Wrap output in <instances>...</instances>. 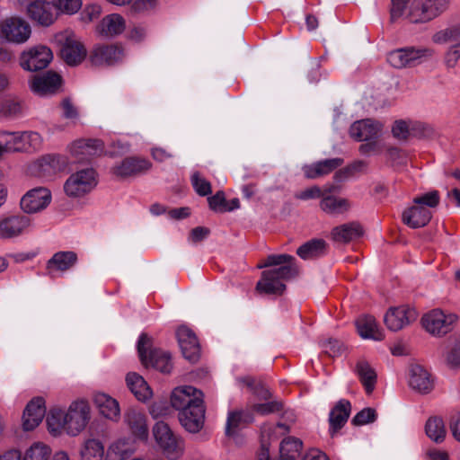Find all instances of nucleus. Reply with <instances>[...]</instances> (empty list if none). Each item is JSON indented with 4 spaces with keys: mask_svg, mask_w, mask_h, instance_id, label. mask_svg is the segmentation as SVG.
<instances>
[{
    "mask_svg": "<svg viewBox=\"0 0 460 460\" xmlns=\"http://www.w3.org/2000/svg\"><path fill=\"white\" fill-rule=\"evenodd\" d=\"M172 406L179 411L181 425L190 433L199 432L205 423L204 394L193 386L175 388L171 395Z\"/></svg>",
    "mask_w": 460,
    "mask_h": 460,
    "instance_id": "f257e3e1",
    "label": "nucleus"
},
{
    "mask_svg": "<svg viewBox=\"0 0 460 460\" xmlns=\"http://www.w3.org/2000/svg\"><path fill=\"white\" fill-rule=\"evenodd\" d=\"M295 258L288 254H271L259 264V269L272 268L261 272V279L256 285L261 294L282 295L286 290L283 283L298 275V269L294 263Z\"/></svg>",
    "mask_w": 460,
    "mask_h": 460,
    "instance_id": "f03ea898",
    "label": "nucleus"
},
{
    "mask_svg": "<svg viewBox=\"0 0 460 460\" xmlns=\"http://www.w3.org/2000/svg\"><path fill=\"white\" fill-rule=\"evenodd\" d=\"M411 2L407 19L411 22H426L445 12L450 0H392L390 20L394 22L404 13L405 8Z\"/></svg>",
    "mask_w": 460,
    "mask_h": 460,
    "instance_id": "7ed1b4c3",
    "label": "nucleus"
},
{
    "mask_svg": "<svg viewBox=\"0 0 460 460\" xmlns=\"http://www.w3.org/2000/svg\"><path fill=\"white\" fill-rule=\"evenodd\" d=\"M153 341L146 333H142L137 342L140 360L146 367H152L162 373L169 374L172 368L170 355L152 349Z\"/></svg>",
    "mask_w": 460,
    "mask_h": 460,
    "instance_id": "20e7f679",
    "label": "nucleus"
},
{
    "mask_svg": "<svg viewBox=\"0 0 460 460\" xmlns=\"http://www.w3.org/2000/svg\"><path fill=\"white\" fill-rule=\"evenodd\" d=\"M40 135L33 131H0V143L5 144L7 153L37 151L41 146Z\"/></svg>",
    "mask_w": 460,
    "mask_h": 460,
    "instance_id": "39448f33",
    "label": "nucleus"
},
{
    "mask_svg": "<svg viewBox=\"0 0 460 460\" xmlns=\"http://www.w3.org/2000/svg\"><path fill=\"white\" fill-rule=\"evenodd\" d=\"M458 320L455 314H446L434 309L424 314L421 323L425 330L433 336L442 337L450 332Z\"/></svg>",
    "mask_w": 460,
    "mask_h": 460,
    "instance_id": "423d86ee",
    "label": "nucleus"
},
{
    "mask_svg": "<svg viewBox=\"0 0 460 460\" xmlns=\"http://www.w3.org/2000/svg\"><path fill=\"white\" fill-rule=\"evenodd\" d=\"M65 429L69 435L76 436L90 420V407L84 399L73 402L66 413H64Z\"/></svg>",
    "mask_w": 460,
    "mask_h": 460,
    "instance_id": "0eeeda50",
    "label": "nucleus"
},
{
    "mask_svg": "<svg viewBox=\"0 0 460 460\" xmlns=\"http://www.w3.org/2000/svg\"><path fill=\"white\" fill-rule=\"evenodd\" d=\"M153 433L164 455L170 460H176L183 453V447L172 433L167 423L158 421L153 428Z\"/></svg>",
    "mask_w": 460,
    "mask_h": 460,
    "instance_id": "6e6552de",
    "label": "nucleus"
},
{
    "mask_svg": "<svg viewBox=\"0 0 460 460\" xmlns=\"http://www.w3.org/2000/svg\"><path fill=\"white\" fill-rule=\"evenodd\" d=\"M433 53L431 49L409 47L390 52L387 59L394 67L403 68L420 64L422 58H430Z\"/></svg>",
    "mask_w": 460,
    "mask_h": 460,
    "instance_id": "1a4fd4ad",
    "label": "nucleus"
},
{
    "mask_svg": "<svg viewBox=\"0 0 460 460\" xmlns=\"http://www.w3.org/2000/svg\"><path fill=\"white\" fill-rule=\"evenodd\" d=\"M53 58L49 48L39 45L23 51L20 57V66L27 71L36 72L48 66Z\"/></svg>",
    "mask_w": 460,
    "mask_h": 460,
    "instance_id": "9d476101",
    "label": "nucleus"
},
{
    "mask_svg": "<svg viewBox=\"0 0 460 460\" xmlns=\"http://www.w3.org/2000/svg\"><path fill=\"white\" fill-rule=\"evenodd\" d=\"M95 185V172L92 168L81 170L72 174L66 181L64 189L70 197H80Z\"/></svg>",
    "mask_w": 460,
    "mask_h": 460,
    "instance_id": "9b49d317",
    "label": "nucleus"
},
{
    "mask_svg": "<svg viewBox=\"0 0 460 460\" xmlns=\"http://www.w3.org/2000/svg\"><path fill=\"white\" fill-rule=\"evenodd\" d=\"M27 15L38 25L49 27L55 22L58 13L55 10L53 3L32 0L27 5Z\"/></svg>",
    "mask_w": 460,
    "mask_h": 460,
    "instance_id": "f8f14e48",
    "label": "nucleus"
},
{
    "mask_svg": "<svg viewBox=\"0 0 460 460\" xmlns=\"http://www.w3.org/2000/svg\"><path fill=\"white\" fill-rule=\"evenodd\" d=\"M176 337L183 357L195 363L200 357V345L195 332L187 326H180Z\"/></svg>",
    "mask_w": 460,
    "mask_h": 460,
    "instance_id": "ddd939ff",
    "label": "nucleus"
},
{
    "mask_svg": "<svg viewBox=\"0 0 460 460\" xmlns=\"http://www.w3.org/2000/svg\"><path fill=\"white\" fill-rule=\"evenodd\" d=\"M124 58V51L117 45H100L93 48L89 56L93 66H113L121 61Z\"/></svg>",
    "mask_w": 460,
    "mask_h": 460,
    "instance_id": "4468645a",
    "label": "nucleus"
},
{
    "mask_svg": "<svg viewBox=\"0 0 460 460\" xmlns=\"http://www.w3.org/2000/svg\"><path fill=\"white\" fill-rule=\"evenodd\" d=\"M31 27L20 18L6 19L1 25V35L8 41L23 43L31 36Z\"/></svg>",
    "mask_w": 460,
    "mask_h": 460,
    "instance_id": "2eb2a0df",
    "label": "nucleus"
},
{
    "mask_svg": "<svg viewBox=\"0 0 460 460\" xmlns=\"http://www.w3.org/2000/svg\"><path fill=\"white\" fill-rule=\"evenodd\" d=\"M51 200L50 191L43 187L29 190L21 199V208L25 213H36L44 209Z\"/></svg>",
    "mask_w": 460,
    "mask_h": 460,
    "instance_id": "dca6fc26",
    "label": "nucleus"
},
{
    "mask_svg": "<svg viewBox=\"0 0 460 460\" xmlns=\"http://www.w3.org/2000/svg\"><path fill=\"white\" fill-rule=\"evenodd\" d=\"M62 85V77L54 71H48L42 75H35L31 83V90L41 96L55 94Z\"/></svg>",
    "mask_w": 460,
    "mask_h": 460,
    "instance_id": "f3484780",
    "label": "nucleus"
},
{
    "mask_svg": "<svg viewBox=\"0 0 460 460\" xmlns=\"http://www.w3.org/2000/svg\"><path fill=\"white\" fill-rule=\"evenodd\" d=\"M101 139H78L71 146V154L78 162H86L103 152Z\"/></svg>",
    "mask_w": 460,
    "mask_h": 460,
    "instance_id": "a211bd4d",
    "label": "nucleus"
},
{
    "mask_svg": "<svg viewBox=\"0 0 460 460\" xmlns=\"http://www.w3.org/2000/svg\"><path fill=\"white\" fill-rule=\"evenodd\" d=\"M417 314L405 306L390 308L385 315V323L393 332H397L415 321Z\"/></svg>",
    "mask_w": 460,
    "mask_h": 460,
    "instance_id": "6ab92c4d",
    "label": "nucleus"
},
{
    "mask_svg": "<svg viewBox=\"0 0 460 460\" xmlns=\"http://www.w3.org/2000/svg\"><path fill=\"white\" fill-rule=\"evenodd\" d=\"M46 413L45 400L33 398L26 406L22 415V427L26 431L34 429L42 421Z\"/></svg>",
    "mask_w": 460,
    "mask_h": 460,
    "instance_id": "aec40b11",
    "label": "nucleus"
},
{
    "mask_svg": "<svg viewBox=\"0 0 460 460\" xmlns=\"http://www.w3.org/2000/svg\"><path fill=\"white\" fill-rule=\"evenodd\" d=\"M381 132V124L371 119L354 122L349 128V135L358 141L376 139Z\"/></svg>",
    "mask_w": 460,
    "mask_h": 460,
    "instance_id": "412c9836",
    "label": "nucleus"
},
{
    "mask_svg": "<svg viewBox=\"0 0 460 460\" xmlns=\"http://www.w3.org/2000/svg\"><path fill=\"white\" fill-rule=\"evenodd\" d=\"M60 55L67 65L77 66L85 58L86 49L80 41L66 38L60 49Z\"/></svg>",
    "mask_w": 460,
    "mask_h": 460,
    "instance_id": "4be33fe9",
    "label": "nucleus"
},
{
    "mask_svg": "<svg viewBox=\"0 0 460 460\" xmlns=\"http://www.w3.org/2000/svg\"><path fill=\"white\" fill-rule=\"evenodd\" d=\"M30 224V218L23 215L11 216L0 220V237L12 238L19 235Z\"/></svg>",
    "mask_w": 460,
    "mask_h": 460,
    "instance_id": "5701e85b",
    "label": "nucleus"
},
{
    "mask_svg": "<svg viewBox=\"0 0 460 460\" xmlns=\"http://www.w3.org/2000/svg\"><path fill=\"white\" fill-rule=\"evenodd\" d=\"M151 168V163L145 159L129 157L122 161L120 165L112 169L113 173L118 177H129L144 172Z\"/></svg>",
    "mask_w": 460,
    "mask_h": 460,
    "instance_id": "b1692460",
    "label": "nucleus"
},
{
    "mask_svg": "<svg viewBox=\"0 0 460 460\" xmlns=\"http://www.w3.org/2000/svg\"><path fill=\"white\" fill-rule=\"evenodd\" d=\"M431 212L423 206L414 204L402 213V221L411 228L425 226L431 219Z\"/></svg>",
    "mask_w": 460,
    "mask_h": 460,
    "instance_id": "393cba45",
    "label": "nucleus"
},
{
    "mask_svg": "<svg viewBox=\"0 0 460 460\" xmlns=\"http://www.w3.org/2000/svg\"><path fill=\"white\" fill-rule=\"evenodd\" d=\"M125 28V19L119 13H111L102 19L97 31L102 36L112 38L122 33Z\"/></svg>",
    "mask_w": 460,
    "mask_h": 460,
    "instance_id": "a878e982",
    "label": "nucleus"
},
{
    "mask_svg": "<svg viewBox=\"0 0 460 460\" xmlns=\"http://www.w3.org/2000/svg\"><path fill=\"white\" fill-rule=\"evenodd\" d=\"M58 169V160L54 155H46L31 164L27 173L33 177H49Z\"/></svg>",
    "mask_w": 460,
    "mask_h": 460,
    "instance_id": "bb28decb",
    "label": "nucleus"
},
{
    "mask_svg": "<svg viewBox=\"0 0 460 460\" xmlns=\"http://www.w3.org/2000/svg\"><path fill=\"white\" fill-rule=\"evenodd\" d=\"M410 386L420 394H428L433 389V382L429 373L420 365L411 368Z\"/></svg>",
    "mask_w": 460,
    "mask_h": 460,
    "instance_id": "cd10ccee",
    "label": "nucleus"
},
{
    "mask_svg": "<svg viewBox=\"0 0 460 460\" xmlns=\"http://www.w3.org/2000/svg\"><path fill=\"white\" fill-rule=\"evenodd\" d=\"M93 402L104 417L112 420H118L120 409L117 400L106 394L97 393L93 396Z\"/></svg>",
    "mask_w": 460,
    "mask_h": 460,
    "instance_id": "c85d7f7f",
    "label": "nucleus"
},
{
    "mask_svg": "<svg viewBox=\"0 0 460 460\" xmlns=\"http://www.w3.org/2000/svg\"><path fill=\"white\" fill-rule=\"evenodd\" d=\"M364 234L361 225L358 222H350L334 227L332 230V238L337 243H347L355 238Z\"/></svg>",
    "mask_w": 460,
    "mask_h": 460,
    "instance_id": "c756f323",
    "label": "nucleus"
},
{
    "mask_svg": "<svg viewBox=\"0 0 460 460\" xmlns=\"http://www.w3.org/2000/svg\"><path fill=\"white\" fill-rule=\"evenodd\" d=\"M351 410V404L348 400H341L332 409L330 412L329 422L332 428V433L334 434L340 430L347 422Z\"/></svg>",
    "mask_w": 460,
    "mask_h": 460,
    "instance_id": "7c9ffc66",
    "label": "nucleus"
},
{
    "mask_svg": "<svg viewBox=\"0 0 460 460\" xmlns=\"http://www.w3.org/2000/svg\"><path fill=\"white\" fill-rule=\"evenodd\" d=\"M125 420L132 433L140 439H146L148 429L144 413L135 409H128L125 413Z\"/></svg>",
    "mask_w": 460,
    "mask_h": 460,
    "instance_id": "2f4dec72",
    "label": "nucleus"
},
{
    "mask_svg": "<svg viewBox=\"0 0 460 460\" xmlns=\"http://www.w3.org/2000/svg\"><path fill=\"white\" fill-rule=\"evenodd\" d=\"M343 164L341 158L326 159L305 168V175L308 179H315L326 175Z\"/></svg>",
    "mask_w": 460,
    "mask_h": 460,
    "instance_id": "473e14b6",
    "label": "nucleus"
},
{
    "mask_svg": "<svg viewBox=\"0 0 460 460\" xmlns=\"http://www.w3.org/2000/svg\"><path fill=\"white\" fill-rule=\"evenodd\" d=\"M357 329L363 339H372L382 341L384 335L378 329L376 319L371 315H365L358 318L356 322Z\"/></svg>",
    "mask_w": 460,
    "mask_h": 460,
    "instance_id": "72a5a7b5",
    "label": "nucleus"
},
{
    "mask_svg": "<svg viewBox=\"0 0 460 460\" xmlns=\"http://www.w3.org/2000/svg\"><path fill=\"white\" fill-rule=\"evenodd\" d=\"M128 387L139 401H146L152 396V391L145 379L137 373H128L126 376Z\"/></svg>",
    "mask_w": 460,
    "mask_h": 460,
    "instance_id": "f704fd0d",
    "label": "nucleus"
},
{
    "mask_svg": "<svg viewBox=\"0 0 460 460\" xmlns=\"http://www.w3.org/2000/svg\"><path fill=\"white\" fill-rule=\"evenodd\" d=\"M355 371L358 374L360 382L367 394H370L376 384V373L375 369L365 360H360L357 363Z\"/></svg>",
    "mask_w": 460,
    "mask_h": 460,
    "instance_id": "c9c22d12",
    "label": "nucleus"
},
{
    "mask_svg": "<svg viewBox=\"0 0 460 460\" xmlns=\"http://www.w3.org/2000/svg\"><path fill=\"white\" fill-rule=\"evenodd\" d=\"M77 261V255L74 252H58L48 261V269L65 271L72 268Z\"/></svg>",
    "mask_w": 460,
    "mask_h": 460,
    "instance_id": "e433bc0d",
    "label": "nucleus"
},
{
    "mask_svg": "<svg viewBox=\"0 0 460 460\" xmlns=\"http://www.w3.org/2000/svg\"><path fill=\"white\" fill-rule=\"evenodd\" d=\"M326 243L323 239H313L303 245L297 251V255L303 260H312L324 253Z\"/></svg>",
    "mask_w": 460,
    "mask_h": 460,
    "instance_id": "4c0bfd02",
    "label": "nucleus"
},
{
    "mask_svg": "<svg viewBox=\"0 0 460 460\" xmlns=\"http://www.w3.org/2000/svg\"><path fill=\"white\" fill-rule=\"evenodd\" d=\"M427 436L435 443L439 444L445 440L447 430L444 421L439 417H430L425 425Z\"/></svg>",
    "mask_w": 460,
    "mask_h": 460,
    "instance_id": "58836bf2",
    "label": "nucleus"
},
{
    "mask_svg": "<svg viewBox=\"0 0 460 460\" xmlns=\"http://www.w3.org/2000/svg\"><path fill=\"white\" fill-rule=\"evenodd\" d=\"M321 208L328 214H340L347 211L349 204L345 199H337L333 196L323 198L320 202Z\"/></svg>",
    "mask_w": 460,
    "mask_h": 460,
    "instance_id": "ea45409f",
    "label": "nucleus"
},
{
    "mask_svg": "<svg viewBox=\"0 0 460 460\" xmlns=\"http://www.w3.org/2000/svg\"><path fill=\"white\" fill-rule=\"evenodd\" d=\"M303 442L296 438L288 437L282 440L279 447V456L295 460L300 454Z\"/></svg>",
    "mask_w": 460,
    "mask_h": 460,
    "instance_id": "a19ab883",
    "label": "nucleus"
},
{
    "mask_svg": "<svg viewBox=\"0 0 460 460\" xmlns=\"http://www.w3.org/2000/svg\"><path fill=\"white\" fill-rule=\"evenodd\" d=\"M80 454L82 460H102L104 454L103 446L96 439H89Z\"/></svg>",
    "mask_w": 460,
    "mask_h": 460,
    "instance_id": "79ce46f5",
    "label": "nucleus"
},
{
    "mask_svg": "<svg viewBox=\"0 0 460 460\" xmlns=\"http://www.w3.org/2000/svg\"><path fill=\"white\" fill-rule=\"evenodd\" d=\"M64 411L58 408H52L47 415V425L50 433L58 435L65 429Z\"/></svg>",
    "mask_w": 460,
    "mask_h": 460,
    "instance_id": "37998d69",
    "label": "nucleus"
},
{
    "mask_svg": "<svg viewBox=\"0 0 460 460\" xmlns=\"http://www.w3.org/2000/svg\"><path fill=\"white\" fill-rule=\"evenodd\" d=\"M51 455V449L45 444L34 443L27 449L23 460H49Z\"/></svg>",
    "mask_w": 460,
    "mask_h": 460,
    "instance_id": "c03bdc74",
    "label": "nucleus"
},
{
    "mask_svg": "<svg viewBox=\"0 0 460 460\" xmlns=\"http://www.w3.org/2000/svg\"><path fill=\"white\" fill-rule=\"evenodd\" d=\"M432 40L438 44H445L460 40V25H454L436 32Z\"/></svg>",
    "mask_w": 460,
    "mask_h": 460,
    "instance_id": "a18cd8bd",
    "label": "nucleus"
},
{
    "mask_svg": "<svg viewBox=\"0 0 460 460\" xmlns=\"http://www.w3.org/2000/svg\"><path fill=\"white\" fill-rule=\"evenodd\" d=\"M54 8L58 13L72 14L76 13L82 6L81 0H54Z\"/></svg>",
    "mask_w": 460,
    "mask_h": 460,
    "instance_id": "49530a36",
    "label": "nucleus"
},
{
    "mask_svg": "<svg viewBox=\"0 0 460 460\" xmlns=\"http://www.w3.org/2000/svg\"><path fill=\"white\" fill-rule=\"evenodd\" d=\"M243 422V411H231L228 414L226 435L227 437H234L236 435L237 429Z\"/></svg>",
    "mask_w": 460,
    "mask_h": 460,
    "instance_id": "de8ad7c7",
    "label": "nucleus"
},
{
    "mask_svg": "<svg viewBox=\"0 0 460 460\" xmlns=\"http://www.w3.org/2000/svg\"><path fill=\"white\" fill-rule=\"evenodd\" d=\"M191 182L195 190L200 196H207L212 192L210 182L202 178L198 172L192 174Z\"/></svg>",
    "mask_w": 460,
    "mask_h": 460,
    "instance_id": "09e8293b",
    "label": "nucleus"
},
{
    "mask_svg": "<svg viewBox=\"0 0 460 460\" xmlns=\"http://www.w3.org/2000/svg\"><path fill=\"white\" fill-rule=\"evenodd\" d=\"M376 419V410L373 408H365L356 414V416L352 419V423L356 426H360L374 422Z\"/></svg>",
    "mask_w": 460,
    "mask_h": 460,
    "instance_id": "8fccbe9b",
    "label": "nucleus"
},
{
    "mask_svg": "<svg viewBox=\"0 0 460 460\" xmlns=\"http://www.w3.org/2000/svg\"><path fill=\"white\" fill-rule=\"evenodd\" d=\"M129 454L124 443H115L109 448L107 457L110 460H127Z\"/></svg>",
    "mask_w": 460,
    "mask_h": 460,
    "instance_id": "3c124183",
    "label": "nucleus"
},
{
    "mask_svg": "<svg viewBox=\"0 0 460 460\" xmlns=\"http://www.w3.org/2000/svg\"><path fill=\"white\" fill-rule=\"evenodd\" d=\"M282 407L283 405L280 402L272 401L265 403L253 404L252 409L253 411L261 415H266L273 412H278L282 410Z\"/></svg>",
    "mask_w": 460,
    "mask_h": 460,
    "instance_id": "603ef678",
    "label": "nucleus"
},
{
    "mask_svg": "<svg viewBox=\"0 0 460 460\" xmlns=\"http://www.w3.org/2000/svg\"><path fill=\"white\" fill-rule=\"evenodd\" d=\"M413 203L423 207L436 208L439 203L438 192L437 190L429 191L420 197L415 198Z\"/></svg>",
    "mask_w": 460,
    "mask_h": 460,
    "instance_id": "864d4df0",
    "label": "nucleus"
},
{
    "mask_svg": "<svg viewBox=\"0 0 460 460\" xmlns=\"http://www.w3.org/2000/svg\"><path fill=\"white\" fill-rule=\"evenodd\" d=\"M208 202L210 209L213 211L220 213L226 212V210H222V208H226L227 205L224 191L219 190L215 195L208 197Z\"/></svg>",
    "mask_w": 460,
    "mask_h": 460,
    "instance_id": "5fc2aeb1",
    "label": "nucleus"
},
{
    "mask_svg": "<svg viewBox=\"0 0 460 460\" xmlns=\"http://www.w3.org/2000/svg\"><path fill=\"white\" fill-rule=\"evenodd\" d=\"M346 351V347L338 340L330 339L324 343V352L330 357H337L342 355Z\"/></svg>",
    "mask_w": 460,
    "mask_h": 460,
    "instance_id": "6e6d98bb",
    "label": "nucleus"
},
{
    "mask_svg": "<svg viewBox=\"0 0 460 460\" xmlns=\"http://www.w3.org/2000/svg\"><path fill=\"white\" fill-rule=\"evenodd\" d=\"M156 0H136L130 6V12L134 14L146 13L154 9L156 5Z\"/></svg>",
    "mask_w": 460,
    "mask_h": 460,
    "instance_id": "4d7b16f0",
    "label": "nucleus"
},
{
    "mask_svg": "<svg viewBox=\"0 0 460 460\" xmlns=\"http://www.w3.org/2000/svg\"><path fill=\"white\" fill-rule=\"evenodd\" d=\"M392 133L400 140H407L411 135L409 125L404 120H396L392 128Z\"/></svg>",
    "mask_w": 460,
    "mask_h": 460,
    "instance_id": "13d9d810",
    "label": "nucleus"
},
{
    "mask_svg": "<svg viewBox=\"0 0 460 460\" xmlns=\"http://www.w3.org/2000/svg\"><path fill=\"white\" fill-rule=\"evenodd\" d=\"M1 112L4 116H15L22 111L21 103L14 100H6L1 104Z\"/></svg>",
    "mask_w": 460,
    "mask_h": 460,
    "instance_id": "bf43d9fd",
    "label": "nucleus"
},
{
    "mask_svg": "<svg viewBox=\"0 0 460 460\" xmlns=\"http://www.w3.org/2000/svg\"><path fill=\"white\" fill-rule=\"evenodd\" d=\"M61 108L63 110V116L67 119H76L79 112L75 105L72 102L70 98H65L61 102Z\"/></svg>",
    "mask_w": 460,
    "mask_h": 460,
    "instance_id": "052dcab7",
    "label": "nucleus"
},
{
    "mask_svg": "<svg viewBox=\"0 0 460 460\" xmlns=\"http://www.w3.org/2000/svg\"><path fill=\"white\" fill-rule=\"evenodd\" d=\"M460 58V42L452 46L445 56L446 66L449 68L456 66L458 59Z\"/></svg>",
    "mask_w": 460,
    "mask_h": 460,
    "instance_id": "680f3d73",
    "label": "nucleus"
},
{
    "mask_svg": "<svg viewBox=\"0 0 460 460\" xmlns=\"http://www.w3.org/2000/svg\"><path fill=\"white\" fill-rule=\"evenodd\" d=\"M323 191L318 186H313L309 189H306L301 192L296 193L295 197L297 199H310L320 198L323 196Z\"/></svg>",
    "mask_w": 460,
    "mask_h": 460,
    "instance_id": "e2e57ef3",
    "label": "nucleus"
},
{
    "mask_svg": "<svg viewBox=\"0 0 460 460\" xmlns=\"http://www.w3.org/2000/svg\"><path fill=\"white\" fill-rule=\"evenodd\" d=\"M447 362L451 367H460V340L448 353Z\"/></svg>",
    "mask_w": 460,
    "mask_h": 460,
    "instance_id": "0e129e2a",
    "label": "nucleus"
},
{
    "mask_svg": "<svg viewBox=\"0 0 460 460\" xmlns=\"http://www.w3.org/2000/svg\"><path fill=\"white\" fill-rule=\"evenodd\" d=\"M449 428L453 437L460 442V412L451 416L449 421Z\"/></svg>",
    "mask_w": 460,
    "mask_h": 460,
    "instance_id": "69168bd1",
    "label": "nucleus"
},
{
    "mask_svg": "<svg viewBox=\"0 0 460 460\" xmlns=\"http://www.w3.org/2000/svg\"><path fill=\"white\" fill-rule=\"evenodd\" d=\"M367 143L362 144L359 146V151L363 155H370L371 153H379L380 146L376 139L366 141Z\"/></svg>",
    "mask_w": 460,
    "mask_h": 460,
    "instance_id": "338daca9",
    "label": "nucleus"
},
{
    "mask_svg": "<svg viewBox=\"0 0 460 460\" xmlns=\"http://www.w3.org/2000/svg\"><path fill=\"white\" fill-rule=\"evenodd\" d=\"M259 400H264L267 401L270 399L271 394L270 392L265 387L263 383L260 381L253 388L252 393Z\"/></svg>",
    "mask_w": 460,
    "mask_h": 460,
    "instance_id": "774afa93",
    "label": "nucleus"
}]
</instances>
